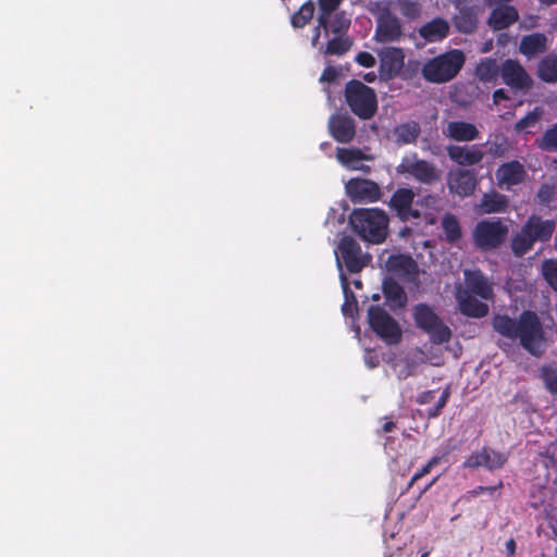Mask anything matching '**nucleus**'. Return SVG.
I'll list each match as a JSON object with an SVG mask.
<instances>
[{
    "instance_id": "1",
    "label": "nucleus",
    "mask_w": 557,
    "mask_h": 557,
    "mask_svg": "<svg viewBox=\"0 0 557 557\" xmlns=\"http://www.w3.org/2000/svg\"><path fill=\"white\" fill-rule=\"evenodd\" d=\"M492 326L496 333L511 341L533 356H539L545 342L543 323L535 311L523 310L518 319L508 314H495Z\"/></svg>"
},
{
    "instance_id": "2",
    "label": "nucleus",
    "mask_w": 557,
    "mask_h": 557,
    "mask_svg": "<svg viewBox=\"0 0 557 557\" xmlns=\"http://www.w3.org/2000/svg\"><path fill=\"white\" fill-rule=\"evenodd\" d=\"M555 230V220H544L536 214L530 215L510 240L512 253L518 258L523 257L533 249L535 243L549 242Z\"/></svg>"
},
{
    "instance_id": "3",
    "label": "nucleus",
    "mask_w": 557,
    "mask_h": 557,
    "mask_svg": "<svg viewBox=\"0 0 557 557\" xmlns=\"http://www.w3.org/2000/svg\"><path fill=\"white\" fill-rule=\"evenodd\" d=\"M349 224L364 242L382 244L387 237L388 216L381 209H355L349 216Z\"/></svg>"
},
{
    "instance_id": "4",
    "label": "nucleus",
    "mask_w": 557,
    "mask_h": 557,
    "mask_svg": "<svg viewBox=\"0 0 557 557\" xmlns=\"http://www.w3.org/2000/svg\"><path fill=\"white\" fill-rule=\"evenodd\" d=\"M466 63V54L460 49H450L428 59L421 67V75L428 83L446 84L462 70Z\"/></svg>"
},
{
    "instance_id": "5",
    "label": "nucleus",
    "mask_w": 557,
    "mask_h": 557,
    "mask_svg": "<svg viewBox=\"0 0 557 557\" xmlns=\"http://www.w3.org/2000/svg\"><path fill=\"white\" fill-rule=\"evenodd\" d=\"M345 102L350 111L360 120H371L377 112L375 90L358 79H350L344 88Z\"/></svg>"
},
{
    "instance_id": "6",
    "label": "nucleus",
    "mask_w": 557,
    "mask_h": 557,
    "mask_svg": "<svg viewBox=\"0 0 557 557\" xmlns=\"http://www.w3.org/2000/svg\"><path fill=\"white\" fill-rule=\"evenodd\" d=\"M508 225L499 218L479 221L472 230L474 246L482 252L498 249L507 239Z\"/></svg>"
},
{
    "instance_id": "7",
    "label": "nucleus",
    "mask_w": 557,
    "mask_h": 557,
    "mask_svg": "<svg viewBox=\"0 0 557 557\" xmlns=\"http://www.w3.org/2000/svg\"><path fill=\"white\" fill-rule=\"evenodd\" d=\"M413 319L416 325L430 336L433 344L442 345L450 341V329L429 305L418 304L413 308Z\"/></svg>"
},
{
    "instance_id": "8",
    "label": "nucleus",
    "mask_w": 557,
    "mask_h": 557,
    "mask_svg": "<svg viewBox=\"0 0 557 557\" xmlns=\"http://www.w3.org/2000/svg\"><path fill=\"white\" fill-rule=\"evenodd\" d=\"M368 322L371 330L385 343L394 345L400 342V327L384 308L377 305L370 306L368 309Z\"/></svg>"
},
{
    "instance_id": "9",
    "label": "nucleus",
    "mask_w": 557,
    "mask_h": 557,
    "mask_svg": "<svg viewBox=\"0 0 557 557\" xmlns=\"http://www.w3.org/2000/svg\"><path fill=\"white\" fill-rule=\"evenodd\" d=\"M397 172L407 174L424 185H432L441 178V171L432 162L419 159L417 153L404 157Z\"/></svg>"
},
{
    "instance_id": "10",
    "label": "nucleus",
    "mask_w": 557,
    "mask_h": 557,
    "mask_svg": "<svg viewBox=\"0 0 557 557\" xmlns=\"http://www.w3.org/2000/svg\"><path fill=\"white\" fill-rule=\"evenodd\" d=\"M499 75L505 85L516 91H528L533 86V79L524 66L516 59H506L500 64Z\"/></svg>"
},
{
    "instance_id": "11",
    "label": "nucleus",
    "mask_w": 557,
    "mask_h": 557,
    "mask_svg": "<svg viewBox=\"0 0 557 557\" xmlns=\"http://www.w3.org/2000/svg\"><path fill=\"white\" fill-rule=\"evenodd\" d=\"M339 258L349 273H359L371 260L368 253H362L360 245L350 236H344L338 244Z\"/></svg>"
},
{
    "instance_id": "12",
    "label": "nucleus",
    "mask_w": 557,
    "mask_h": 557,
    "mask_svg": "<svg viewBox=\"0 0 557 557\" xmlns=\"http://www.w3.org/2000/svg\"><path fill=\"white\" fill-rule=\"evenodd\" d=\"M508 460L505 453L496 451L490 447H483L481 450L473 451L463 461V467L468 469H478L484 467L488 471L502 469Z\"/></svg>"
},
{
    "instance_id": "13",
    "label": "nucleus",
    "mask_w": 557,
    "mask_h": 557,
    "mask_svg": "<svg viewBox=\"0 0 557 557\" xmlns=\"http://www.w3.org/2000/svg\"><path fill=\"white\" fill-rule=\"evenodd\" d=\"M478 185V176L475 170L458 168L448 173L447 186L451 194L459 197H468L472 195Z\"/></svg>"
},
{
    "instance_id": "14",
    "label": "nucleus",
    "mask_w": 557,
    "mask_h": 557,
    "mask_svg": "<svg viewBox=\"0 0 557 557\" xmlns=\"http://www.w3.org/2000/svg\"><path fill=\"white\" fill-rule=\"evenodd\" d=\"M414 193L411 188L401 187L396 189L389 200V208L395 211L398 219L407 222L410 219H420L421 213L413 209Z\"/></svg>"
},
{
    "instance_id": "15",
    "label": "nucleus",
    "mask_w": 557,
    "mask_h": 557,
    "mask_svg": "<svg viewBox=\"0 0 557 557\" xmlns=\"http://www.w3.org/2000/svg\"><path fill=\"white\" fill-rule=\"evenodd\" d=\"M495 177L499 188L510 190L513 186L524 182L527 171L520 161L511 160L497 168Z\"/></svg>"
},
{
    "instance_id": "16",
    "label": "nucleus",
    "mask_w": 557,
    "mask_h": 557,
    "mask_svg": "<svg viewBox=\"0 0 557 557\" xmlns=\"http://www.w3.org/2000/svg\"><path fill=\"white\" fill-rule=\"evenodd\" d=\"M403 29L400 21L389 11L382 12L376 20L374 39L377 42L386 44L400 39Z\"/></svg>"
},
{
    "instance_id": "17",
    "label": "nucleus",
    "mask_w": 557,
    "mask_h": 557,
    "mask_svg": "<svg viewBox=\"0 0 557 557\" xmlns=\"http://www.w3.org/2000/svg\"><path fill=\"white\" fill-rule=\"evenodd\" d=\"M327 128L337 143L348 144L356 136L355 120L347 113H333L329 117Z\"/></svg>"
},
{
    "instance_id": "18",
    "label": "nucleus",
    "mask_w": 557,
    "mask_h": 557,
    "mask_svg": "<svg viewBox=\"0 0 557 557\" xmlns=\"http://www.w3.org/2000/svg\"><path fill=\"white\" fill-rule=\"evenodd\" d=\"M346 188L354 202H374L381 197L379 185L370 180L352 178L347 183Z\"/></svg>"
},
{
    "instance_id": "19",
    "label": "nucleus",
    "mask_w": 557,
    "mask_h": 557,
    "mask_svg": "<svg viewBox=\"0 0 557 557\" xmlns=\"http://www.w3.org/2000/svg\"><path fill=\"white\" fill-rule=\"evenodd\" d=\"M463 278V289H468L469 294L478 296L484 300H490L493 298V284L481 270H465Z\"/></svg>"
},
{
    "instance_id": "20",
    "label": "nucleus",
    "mask_w": 557,
    "mask_h": 557,
    "mask_svg": "<svg viewBox=\"0 0 557 557\" xmlns=\"http://www.w3.org/2000/svg\"><path fill=\"white\" fill-rule=\"evenodd\" d=\"M447 154L453 162L460 166H474L482 162L485 153L480 145H450L447 147Z\"/></svg>"
},
{
    "instance_id": "21",
    "label": "nucleus",
    "mask_w": 557,
    "mask_h": 557,
    "mask_svg": "<svg viewBox=\"0 0 557 557\" xmlns=\"http://www.w3.org/2000/svg\"><path fill=\"white\" fill-rule=\"evenodd\" d=\"M455 298L458 304L459 311L470 318H483L488 313V306L480 300L468 289H463L462 285L456 287Z\"/></svg>"
},
{
    "instance_id": "22",
    "label": "nucleus",
    "mask_w": 557,
    "mask_h": 557,
    "mask_svg": "<svg viewBox=\"0 0 557 557\" xmlns=\"http://www.w3.org/2000/svg\"><path fill=\"white\" fill-rule=\"evenodd\" d=\"M405 66V53L401 48L389 47L381 53L380 72L386 78L399 75Z\"/></svg>"
},
{
    "instance_id": "23",
    "label": "nucleus",
    "mask_w": 557,
    "mask_h": 557,
    "mask_svg": "<svg viewBox=\"0 0 557 557\" xmlns=\"http://www.w3.org/2000/svg\"><path fill=\"white\" fill-rule=\"evenodd\" d=\"M519 20L518 10L510 4L494 8L487 18V25L494 32L507 29Z\"/></svg>"
},
{
    "instance_id": "24",
    "label": "nucleus",
    "mask_w": 557,
    "mask_h": 557,
    "mask_svg": "<svg viewBox=\"0 0 557 557\" xmlns=\"http://www.w3.org/2000/svg\"><path fill=\"white\" fill-rule=\"evenodd\" d=\"M444 134L455 141H473L480 137L478 127L466 121L448 122Z\"/></svg>"
},
{
    "instance_id": "25",
    "label": "nucleus",
    "mask_w": 557,
    "mask_h": 557,
    "mask_svg": "<svg viewBox=\"0 0 557 557\" xmlns=\"http://www.w3.org/2000/svg\"><path fill=\"white\" fill-rule=\"evenodd\" d=\"M508 196L496 190L483 194L479 205V210L483 214L504 213L508 210Z\"/></svg>"
},
{
    "instance_id": "26",
    "label": "nucleus",
    "mask_w": 557,
    "mask_h": 557,
    "mask_svg": "<svg viewBox=\"0 0 557 557\" xmlns=\"http://www.w3.org/2000/svg\"><path fill=\"white\" fill-rule=\"evenodd\" d=\"M547 50V37L543 33H533L521 38L519 52L528 59L544 53Z\"/></svg>"
},
{
    "instance_id": "27",
    "label": "nucleus",
    "mask_w": 557,
    "mask_h": 557,
    "mask_svg": "<svg viewBox=\"0 0 557 557\" xmlns=\"http://www.w3.org/2000/svg\"><path fill=\"white\" fill-rule=\"evenodd\" d=\"M448 33L449 25L441 17L433 18L419 29L420 36L429 42L443 40L447 37Z\"/></svg>"
},
{
    "instance_id": "28",
    "label": "nucleus",
    "mask_w": 557,
    "mask_h": 557,
    "mask_svg": "<svg viewBox=\"0 0 557 557\" xmlns=\"http://www.w3.org/2000/svg\"><path fill=\"white\" fill-rule=\"evenodd\" d=\"M456 29L462 34H471L478 27V15L473 8L462 7L453 18Z\"/></svg>"
},
{
    "instance_id": "29",
    "label": "nucleus",
    "mask_w": 557,
    "mask_h": 557,
    "mask_svg": "<svg viewBox=\"0 0 557 557\" xmlns=\"http://www.w3.org/2000/svg\"><path fill=\"white\" fill-rule=\"evenodd\" d=\"M499 72L500 65L497 60L490 57L481 59L474 69L475 77L483 84L494 83Z\"/></svg>"
},
{
    "instance_id": "30",
    "label": "nucleus",
    "mask_w": 557,
    "mask_h": 557,
    "mask_svg": "<svg viewBox=\"0 0 557 557\" xmlns=\"http://www.w3.org/2000/svg\"><path fill=\"white\" fill-rule=\"evenodd\" d=\"M394 136L398 145L414 144L421 134L420 124L416 121H408L398 124L394 128Z\"/></svg>"
},
{
    "instance_id": "31",
    "label": "nucleus",
    "mask_w": 557,
    "mask_h": 557,
    "mask_svg": "<svg viewBox=\"0 0 557 557\" xmlns=\"http://www.w3.org/2000/svg\"><path fill=\"white\" fill-rule=\"evenodd\" d=\"M383 294L387 301L403 307L407 301L403 286L394 278H385L383 282Z\"/></svg>"
},
{
    "instance_id": "32",
    "label": "nucleus",
    "mask_w": 557,
    "mask_h": 557,
    "mask_svg": "<svg viewBox=\"0 0 557 557\" xmlns=\"http://www.w3.org/2000/svg\"><path fill=\"white\" fill-rule=\"evenodd\" d=\"M537 75L545 83H557V52L545 55L539 62Z\"/></svg>"
},
{
    "instance_id": "33",
    "label": "nucleus",
    "mask_w": 557,
    "mask_h": 557,
    "mask_svg": "<svg viewBox=\"0 0 557 557\" xmlns=\"http://www.w3.org/2000/svg\"><path fill=\"white\" fill-rule=\"evenodd\" d=\"M441 225L447 243L455 244L461 238L462 230L460 222L453 213H445Z\"/></svg>"
},
{
    "instance_id": "34",
    "label": "nucleus",
    "mask_w": 557,
    "mask_h": 557,
    "mask_svg": "<svg viewBox=\"0 0 557 557\" xmlns=\"http://www.w3.org/2000/svg\"><path fill=\"white\" fill-rule=\"evenodd\" d=\"M354 45L352 39L347 35H337L330 39L326 44L324 54L327 55H344Z\"/></svg>"
},
{
    "instance_id": "35",
    "label": "nucleus",
    "mask_w": 557,
    "mask_h": 557,
    "mask_svg": "<svg viewBox=\"0 0 557 557\" xmlns=\"http://www.w3.org/2000/svg\"><path fill=\"white\" fill-rule=\"evenodd\" d=\"M336 158L343 165L352 170L359 169L355 163L368 159L359 148H337Z\"/></svg>"
},
{
    "instance_id": "36",
    "label": "nucleus",
    "mask_w": 557,
    "mask_h": 557,
    "mask_svg": "<svg viewBox=\"0 0 557 557\" xmlns=\"http://www.w3.org/2000/svg\"><path fill=\"white\" fill-rule=\"evenodd\" d=\"M315 7L312 0L306 1L297 12L290 17V23L295 28H304L313 17Z\"/></svg>"
},
{
    "instance_id": "37",
    "label": "nucleus",
    "mask_w": 557,
    "mask_h": 557,
    "mask_svg": "<svg viewBox=\"0 0 557 557\" xmlns=\"http://www.w3.org/2000/svg\"><path fill=\"white\" fill-rule=\"evenodd\" d=\"M342 2L343 0H318V21L325 32H327V25L332 14L337 11Z\"/></svg>"
},
{
    "instance_id": "38",
    "label": "nucleus",
    "mask_w": 557,
    "mask_h": 557,
    "mask_svg": "<svg viewBox=\"0 0 557 557\" xmlns=\"http://www.w3.org/2000/svg\"><path fill=\"white\" fill-rule=\"evenodd\" d=\"M537 147L546 152H557V123L549 126L536 139Z\"/></svg>"
},
{
    "instance_id": "39",
    "label": "nucleus",
    "mask_w": 557,
    "mask_h": 557,
    "mask_svg": "<svg viewBox=\"0 0 557 557\" xmlns=\"http://www.w3.org/2000/svg\"><path fill=\"white\" fill-rule=\"evenodd\" d=\"M486 144L487 153L493 158H503L508 151V140L503 135H495Z\"/></svg>"
},
{
    "instance_id": "40",
    "label": "nucleus",
    "mask_w": 557,
    "mask_h": 557,
    "mask_svg": "<svg viewBox=\"0 0 557 557\" xmlns=\"http://www.w3.org/2000/svg\"><path fill=\"white\" fill-rule=\"evenodd\" d=\"M542 274L553 290L557 292V260L546 259L542 263Z\"/></svg>"
},
{
    "instance_id": "41",
    "label": "nucleus",
    "mask_w": 557,
    "mask_h": 557,
    "mask_svg": "<svg viewBox=\"0 0 557 557\" xmlns=\"http://www.w3.org/2000/svg\"><path fill=\"white\" fill-rule=\"evenodd\" d=\"M350 27V20L344 12H335L332 21H329L327 29L335 35H345Z\"/></svg>"
},
{
    "instance_id": "42",
    "label": "nucleus",
    "mask_w": 557,
    "mask_h": 557,
    "mask_svg": "<svg viewBox=\"0 0 557 557\" xmlns=\"http://www.w3.org/2000/svg\"><path fill=\"white\" fill-rule=\"evenodd\" d=\"M541 377L546 389L552 394H557V369L552 366L542 367Z\"/></svg>"
},
{
    "instance_id": "43",
    "label": "nucleus",
    "mask_w": 557,
    "mask_h": 557,
    "mask_svg": "<svg viewBox=\"0 0 557 557\" xmlns=\"http://www.w3.org/2000/svg\"><path fill=\"white\" fill-rule=\"evenodd\" d=\"M450 396V387L447 386L441 394L436 405L428 410V418H437L446 406Z\"/></svg>"
},
{
    "instance_id": "44",
    "label": "nucleus",
    "mask_w": 557,
    "mask_h": 557,
    "mask_svg": "<svg viewBox=\"0 0 557 557\" xmlns=\"http://www.w3.org/2000/svg\"><path fill=\"white\" fill-rule=\"evenodd\" d=\"M441 457L440 456H434L432 457L429 462L423 466L419 471H417L412 478L410 479L409 483H408V486L407 488H410L418 480H420L421 478H423L424 475L429 474L431 469L438 465L440 461H441Z\"/></svg>"
},
{
    "instance_id": "45",
    "label": "nucleus",
    "mask_w": 557,
    "mask_h": 557,
    "mask_svg": "<svg viewBox=\"0 0 557 557\" xmlns=\"http://www.w3.org/2000/svg\"><path fill=\"white\" fill-rule=\"evenodd\" d=\"M540 119L541 112L539 109H534L516 123V129L524 131L525 128L533 126Z\"/></svg>"
},
{
    "instance_id": "46",
    "label": "nucleus",
    "mask_w": 557,
    "mask_h": 557,
    "mask_svg": "<svg viewBox=\"0 0 557 557\" xmlns=\"http://www.w3.org/2000/svg\"><path fill=\"white\" fill-rule=\"evenodd\" d=\"M554 197V188L547 184L541 185L537 190L536 198L540 203L548 205Z\"/></svg>"
},
{
    "instance_id": "47",
    "label": "nucleus",
    "mask_w": 557,
    "mask_h": 557,
    "mask_svg": "<svg viewBox=\"0 0 557 557\" xmlns=\"http://www.w3.org/2000/svg\"><path fill=\"white\" fill-rule=\"evenodd\" d=\"M421 63L418 60H409L403 71V77L410 79L416 76L419 72L421 73Z\"/></svg>"
},
{
    "instance_id": "48",
    "label": "nucleus",
    "mask_w": 557,
    "mask_h": 557,
    "mask_svg": "<svg viewBox=\"0 0 557 557\" xmlns=\"http://www.w3.org/2000/svg\"><path fill=\"white\" fill-rule=\"evenodd\" d=\"M338 75H339V71L335 66L327 65L323 70L319 81H320V83L331 84L337 79Z\"/></svg>"
},
{
    "instance_id": "49",
    "label": "nucleus",
    "mask_w": 557,
    "mask_h": 557,
    "mask_svg": "<svg viewBox=\"0 0 557 557\" xmlns=\"http://www.w3.org/2000/svg\"><path fill=\"white\" fill-rule=\"evenodd\" d=\"M355 61L363 67H373L376 63L375 58L367 51L359 52Z\"/></svg>"
},
{
    "instance_id": "50",
    "label": "nucleus",
    "mask_w": 557,
    "mask_h": 557,
    "mask_svg": "<svg viewBox=\"0 0 557 557\" xmlns=\"http://www.w3.org/2000/svg\"><path fill=\"white\" fill-rule=\"evenodd\" d=\"M341 278H342L343 290H344L345 300H346L345 304L343 305V312L347 313V306H348L349 299H351L355 304H357V301H356L355 295L352 294V292L349 288L347 277L344 274H342Z\"/></svg>"
},
{
    "instance_id": "51",
    "label": "nucleus",
    "mask_w": 557,
    "mask_h": 557,
    "mask_svg": "<svg viewBox=\"0 0 557 557\" xmlns=\"http://www.w3.org/2000/svg\"><path fill=\"white\" fill-rule=\"evenodd\" d=\"M503 100H509L508 92L504 88H498L493 92V103L498 106Z\"/></svg>"
},
{
    "instance_id": "52",
    "label": "nucleus",
    "mask_w": 557,
    "mask_h": 557,
    "mask_svg": "<svg viewBox=\"0 0 557 557\" xmlns=\"http://www.w3.org/2000/svg\"><path fill=\"white\" fill-rule=\"evenodd\" d=\"M434 398H435V391H425L418 396L417 403L420 405H425V404H430Z\"/></svg>"
},
{
    "instance_id": "53",
    "label": "nucleus",
    "mask_w": 557,
    "mask_h": 557,
    "mask_svg": "<svg viewBox=\"0 0 557 557\" xmlns=\"http://www.w3.org/2000/svg\"><path fill=\"white\" fill-rule=\"evenodd\" d=\"M401 11L405 15H411V13H416L418 10L414 3L410 1H404L401 4Z\"/></svg>"
},
{
    "instance_id": "54",
    "label": "nucleus",
    "mask_w": 557,
    "mask_h": 557,
    "mask_svg": "<svg viewBox=\"0 0 557 557\" xmlns=\"http://www.w3.org/2000/svg\"><path fill=\"white\" fill-rule=\"evenodd\" d=\"M506 550H507V556L508 557H515L516 555V541L510 537L507 542H506Z\"/></svg>"
},
{
    "instance_id": "55",
    "label": "nucleus",
    "mask_w": 557,
    "mask_h": 557,
    "mask_svg": "<svg viewBox=\"0 0 557 557\" xmlns=\"http://www.w3.org/2000/svg\"><path fill=\"white\" fill-rule=\"evenodd\" d=\"M321 28L323 26L320 25V22L318 21V25L313 29V36H312V45L315 46L320 36H321Z\"/></svg>"
},
{
    "instance_id": "56",
    "label": "nucleus",
    "mask_w": 557,
    "mask_h": 557,
    "mask_svg": "<svg viewBox=\"0 0 557 557\" xmlns=\"http://www.w3.org/2000/svg\"><path fill=\"white\" fill-rule=\"evenodd\" d=\"M395 428H396V424H395L392 420H386V421L382 424V431H383L384 433H389V432H392Z\"/></svg>"
},
{
    "instance_id": "57",
    "label": "nucleus",
    "mask_w": 557,
    "mask_h": 557,
    "mask_svg": "<svg viewBox=\"0 0 557 557\" xmlns=\"http://www.w3.org/2000/svg\"><path fill=\"white\" fill-rule=\"evenodd\" d=\"M484 488H486V487L485 486H476L475 488L469 491L468 494H469L470 497H476L480 494L485 492Z\"/></svg>"
},
{
    "instance_id": "58",
    "label": "nucleus",
    "mask_w": 557,
    "mask_h": 557,
    "mask_svg": "<svg viewBox=\"0 0 557 557\" xmlns=\"http://www.w3.org/2000/svg\"><path fill=\"white\" fill-rule=\"evenodd\" d=\"M542 5L552 7L557 4V0H537Z\"/></svg>"
},
{
    "instance_id": "59",
    "label": "nucleus",
    "mask_w": 557,
    "mask_h": 557,
    "mask_svg": "<svg viewBox=\"0 0 557 557\" xmlns=\"http://www.w3.org/2000/svg\"><path fill=\"white\" fill-rule=\"evenodd\" d=\"M503 483L499 482L498 485L496 486H485L486 488L485 492H488L490 494H493L496 490H498L499 487H502Z\"/></svg>"
},
{
    "instance_id": "60",
    "label": "nucleus",
    "mask_w": 557,
    "mask_h": 557,
    "mask_svg": "<svg viewBox=\"0 0 557 557\" xmlns=\"http://www.w3.org/2000/svg\"><path fill=\"white\" fill-rule=\"evenodd\" d=\"M389 260H412V258L409 257V256H401L400 255V256H393V257L389 258Z\"/></svg>"
},
{
    "instance_id": "61",
    "label": "nucleus",
    "mask_w": 557,
    "mask_h": 557,
    "mask_svg": "<svg viewBox=\"0 0 557 557\" xmlns=\"http://www.w3.org/2000/svg\"><path fill=\"white\" fill-rule=\"evenodd\" d=\"M411 371L410 370H407V371H400L399 374H398V377L399 379H406L408 377L409 375H411Z\"/></svg>"
},
{
    "instance_id": "62",
    "label": "nucleus",
    "mask_w": 557,
    "mask_h": 557,
    "mask_svg": "<svg viewBox=\"0 0 557 557\" xmlns=\"http://www.w3.org/2000/svg\"><path fill=\"white\" fill-rule=\"evenodd\" d=\"M495 3H499V4H508L509 2H511L512 0H493Z\"/></svg>"
},
{
    "instance_id": "63",
    "label": "nucleus",
    "mask_w": 557,
    "mask_h": 557,
    "mask_svg": "<svg viewBox=\"0 0 557 557\" xmlns=\"http://www.w3.org/2000/svg\"><path fill=\"white\" fill-rule=\"evenodd\" d=\"M435 482V480H433L430 484H428L421 492H420V495H422L423 493H425L430 486Z\"/></svg>"
},
{
    "instance_id": "64",
    "label": "nucleus",
    "mask_w": 557,
    "mask_h": 557,
    "mask_svg": "<svg viewBox=\"0 0 557 557\" xmlns=\"http://www.w3.org/2000/svg\"><path fill=\"white\" fill-rule=\"evenodd\" d=\"M420 557H429V552L423 553Z\"/></svg>"
}]
</instances>
